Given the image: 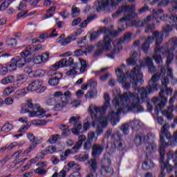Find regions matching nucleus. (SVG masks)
I'll return each mask as SVG.
<instances>
[{"instance_id":"nucleus-1","label":"nucleus","mask_w":177,"mask_h":177,"mask_svg":"<svg viewBox=\"0 0 177 177\" xmlns=\"http://www.w3.org/2000/svg\"><path fill=\"white\" fill-rule=\"evenodd\" d=\"M147 97L142 100V95L138 90V93H124L123 95H120L118 97L114 98L115 107H120L115 112L114 110L111 111V125L115 127L121 118L120 115L121 113H127L132 111V113H145V108L140 104V102L143 103Z\"/></svg>"},{"instance_id":"nucleus-2","label":"nucleus","mask_w":177,"mask_h":177,"mask_svg":"<svg viewBox=\"0 0 177 177\" xmlns=\"http://www.w3.org/2000/svg\"><path fill=\"white\" fill-rule=\"evenodd\" d=\"M121 13H127V15L119 19V26L118 30H111V38H117L121 32L124 31L127 27L133 26L134 27H139L140 21L134 20L132 21V19H135L138 14L136 13V6L135 5H124L119 7L116 10V12L112 15V17H118V15Z\"/></svg>"},{"instance_id":"nucleus-3","label":"nucleus","mask_w":177,"mask_h":177,"mask_svg":"<svg viewBox=\"0 0 177 177\" xmlns=\"http://www.w3.org/2000/svg\"><path fill=\"white\" fill-rule=\"evenodd\" d=\"M104 103L102 106H96L93 109L89 108L88 113L93 120L92 127L95 129V133L97 136H100L103 133V129L106 128L109 124V120L104 118L103 115H105L107 113V109L110 107V94L107 93H104Z\"/></svg>"},{"instance_id":"nucleus-4","label":"nucleus","mask_w":177,"mask_h":177,"mask_svg":"<svg viewBox=\"0 0 177 177\" xmlns=\"http://www.w3.org/2000/svg\"><path fill=\"white\" fill-rule=\"evenodd\" d=\"M142 71V66L137 65L133 68L130 73H127V75L124 74L122 68H118L115 69V73L118 77V81L120 84H122L124 89L128 91L131 88V84H132V88L135 91L138 89V84H143L145 80H143V73H140ZM129 78L130 83L127 82V79Z\"/></svg>"},{"instance_id":"nucleus-5","label":"nucleus","mask_w":177,"mask_h":177,"mask_svg":"<svg viewBox=\"0 0 177 177\" xmlns=\"http://www.w3.org/2000/svg\"><path fill=\"white\" fill-rule=\"evenodd\" d=\"M172 139V136L169 133L165 126L162 127L161 133L160 135V146H159V162L160 164V167L162 169H166L167 174H171L175 169V166L169 165V162H165V148L169 146H171L172 142L171 140Z\"/></svg>"},{"instance_id":"nucleus-6","label":"nucleus","mask_w":177,"mask_h":177,"mask_svg":"<svg viewBox=\"0 0 177 177\" xmlns=\"http://www.w3.org/2000/svg\"><path fill=\"white\" fill-rule=\"evenodd\" d=\"M146 139L147 141L151 140V142L149 141V145L145 148L147 160L142 163V169L145 171H150V169L156 167V164L151 160H149V157H151V155L157 151V144L154 142L156 135L153 133H149L147 136L144 137V140H146Z\"/></svg>"},{"instance_id":"nucleus-7","label":"nucleus","mask_w":177,"mask_h":177,"mask_svg":"<svg viewBox=\"0 0 177 177\" xmlns=\"http://www.w3.org/2000/svg\"><path fill=\"white\" fill-rule=\"evenodd\" d=\"M160 80V76L153 75L148 82L147 88L142 87L138 88V92L140 93L142 100H145V97H147L150 93H153L155 91H158V84H156Z\"/></svg>"},{"instance_id":"nucleus-8","label":"nucleus","mask_w":177,"mask_h":177,"mask_svg":"<svg viewBox=\"0 0 177 177\" xmlns=\"http://www.w3.org/2000/svg\"><path fill=\"white\" fill-rule=\"evenodd\" d=\"M160 19L162 20V21H166V26L163 28V31L166 32V34L171 32V31L174 30V27H177L176 15H168L164 14L162 17H160Z\"/></svg>"},{"instance_id":"nucleus-9","label":"nucleus","mask_w":177,"mask_h":177,"mask_svg":"<svg viewBox=\"0 0 177 177\" xmlns=\"http://www.w3.org/2000/svg\"><path fill=\"white\" fill-rule=\"evenodd\" d=\"M164 93H165V90L162 88L159 93V97H154L152 100L155 104L158 103V102H160V104L155 106L154 111L156 115H158V114H160V111L164 109L165 108V105L168 102V98L164 96Z\"/></svg>"},{"instance_id":"nucleus-10","label":"nucleus","mask_w":177,"mask_h":177,"mask_svg":"<svg viewBox=\"0 0 177 177\" xmlns=\"http://www.w3.org/2000/svg\"><path fill=\"white\" fill-rule=\"evenodd\" d=\"M101 34H104V40L102 41H104L106 37H107L109 41H111V28L106 26H100L97 31L93 32L90 36L91 41H94V39L98 38Z\"/></svg>"},{"instance_id":"nucleus-11","label":"nucleus","mask_w":177,"mask_h":177,"mask_svg":"<svg viewBox=\"0 0 177 177\" xmlns=\"http://www.w3.org/2000/svg\"><path fill=\"white\" fill-rule=\"evenodd\" d=\"M111 45V41L109 37H105L104 41L100 40L97 44V50H96L93 55V57H99L100 55L103 53L104 50H110V46Z\"/></svg>"},{"instance_id":"nucleus-12","label":"nucleus","mask_w":177,"mask_h":177,"mask_svg":"<svg viewBox=\"0 0 177 177\" xmlns=\"http://www.w3.org/2000/svg\"><path fill=\"white\" fill-rule=\"evenodd\" d=\"M46 87L42 86V80H37L32 82L26 88L27 91H30L31 92H37V93H42Z\"/></svg>"},{"instance_id":"nucleus-13","label":"nucleus","mask_w":177,"mask_h":177,"mask_svg":"<svg viewBox=\"0 0 177 177\" xmlns=\"http://www.w3.org/2000/svg\"><path fill=\"white\" fill-rule=\"evenodd\" d=\"M20 55L21 57L16 56L15 57L11 59V62H15L17 67L21 68L24 67L26 63H29V62L31 61V58H28V57H26V55H24V53H21Z\"/></svg>"},{"instance_id":"nucleus-14","label":"nucleus","mask_w":177,"mask_h":177,"mask_svg":"<svg viewBox=\"0 0 177 177\" xmlns=\"http://www.w3.org/2000/svg\"><path fill=\"white\" fill-rule=\"evenodd\" d=\"M80 120V117L72 116L69 119V124H73L74 128H72L71 131L74 133V135H80L81 132L80 131L82 129V124L80 123L78 121Z\"/></svg>"},{"instance_id":"nucleus-15","label":"nucleus","mask_w":177,"mask_h":177,"mask_svg":"<svg viewBox=\"0 0 177 177\" xmlns=\"http://www.w3.org/2000/svg\"><path fill=\"white\" fill-rule=\"evenodd\" d=\"M153 37L156 40V48H155V53H163L162 51L163 47H160V45L161 44V42L164 40V35L162 33H160L158 31L153 32Z\"/></svg>"},{"instance_id":"nucleus-16","label":"nucleus","mask_w":177,"mask_h":177,"mask_svg":"<svg viewBox=\"0 0 177 177\" xmlns=\"http://www.w3.org/2000/svg\"><path fill=\"white\" fill-rule=\"evenodd\" d=\"M86 140V136L85 135H81L79 136V140L76 142L75 145L71 149H66L67 153L69 154H77L80 151V149L82 147L84 141Z\"/></svg>"},{"instance_id":"nucleus-17","label":"nucleus","mask_w":177,"mask_h":177,"mask_svg":"<svg viewBox=\"0 0 177 177\" xmlns=\"http://www.w3.org/2000/svg\"><path fill=\"white\" fill-rule=\"evenodd\" d=\"M112 139H115L113 142V145L115 148L119 151H124V147L122 146V134L120 131H116V133L111 136Z\"/></svg>"},{"instance_id":"nucleus-18","label":"nucleus","mask_w":177,"mask_h":177,"mask_svg":"<svg viewBox=\"0 0 177 177\" xmlns=\"http://www.w3.org/2000/svg\"><path fill=\"white\" fill-rule=\"evenodd\" d=\"M131 41H132V32H127L124 33L123 38H120L116 43L118 52L122 50V44H127V42H131Z\"/></svg>"},{"instance_id":"nucleus-19","label":"nucleus","mask_w":177,"mask_h":177,"mask_svg":"<svg viewBox=\"0 0 177 177\" xmlns=\"http://www.w3.org/2000/svg\"><path fill=\"white\" fill-rule=\"evenodd\" d=\"M110 165H111V156L110 155L105 156L102 161L101 168L106 174H110L111 172Z\"/></svg>"},{"instance_id":"nucleus-20","label":"nucleus","mask_w":177,"mask_h":177,"mask_svg":"<svg viewBox=\"0 0 177 177\" xmlns=\"http://www.w3.org/2000/svg\"><path fill=\"white\" fill-rule=\"evenodd\" d=\"M98 7H97V12L104 10L106 13H110V1L109 0H97Z\"/></svg>"},{"instance_id":"nucleus-21","label":"nucleus","mask_w":177,"mask_h":177,"mask_svg":"<svg viewBox=\"0 0 177 177\" xmlns=\"http://www.w3.org/2000/svg\"><path fill=\"white\" fill-rule=\"evenodd\" d=\"M96 138L95 133H91L88 134V137L87 140H84V143L83 145V149L84 150H86V151H89L91 149H92V142H93V140Z\"/></svg>"},{"instance_id":"nucleus-22","label":"nucleus","mask_w":177,"mask_h":177,"mask_svg":"<svg viewBox=\"0 0 177 177\" xmlns=\"http://www.w3.org/2000/svg\"><path fill=\"white\" fill-rule=\"evenodd\" d=\"M92 150L91 156L93 158H97V157H99L102 153H103L104 147L99 144H93L92 146Z\"/></svg>"},{"instance_id":"nucleus-23","label":"nucleus","mask_w":177,"mask_h":177,"mask_svg":"<svg viewBox=\"0 0 177 177\" xmlns=\"http://www.w3.org/2000/svg\"><path fill=\"white\" fill-rule=\"evenodd\" d=\"M28 107V109H27ZM34 110V104H32V100L30 99L26 101V104H22L21 108V114H26V113H30V109Z\"/></svg>"},{"instance_id":"nucleus-24","label":"nucleus","mask_w":177,"mask_h":177,"mask_svg":"<svg viewBox=\"0 0 177 177\" xmlns=\"http://www.w3.org/2000/svg\"><path fill=\"white\" fill-rule=\"evenodd\" d=\"M169 3H171V5H174L171 8V10L174 12V10H177V0H162L158 3V8H161L162 6H167V5H169Z\"/></svg>"},{"instance_id":"nucleus-25","label":"nucleus","mask_w":177,"mask_h":177,"mask_svg":"<svg viewBox=\"0 0 177 177\" xmlns=\"http://www.w3.org/2000/svg\"><path fill=\"white\" fill-rule=\"evenodd\" d=\"M149 133L147 136H144L143 137H142V136L139 135V134H136V137L134 138V143L136 146H140L142 145V143H148L149 145V143H151V140H149L147 141V139H145V136H149Z\"/></svg>"},{"instance_id":"nucleus-26","label":"nucleus","mask_w":177,"mask_h":177,"mask_svg":"<svg viewBox=\"0 0 177 177\" xmlns=\"http://www.w3.org/2000/svg\"><path fill=\"white\" fill-rule=\"evenodd\" d=\"M78 35H80V34L75 32L73 35L66 37L63 41L59 40V42H60L62 46H66V45H68V44H70V42L72 41H75Z\"/></svg>"},{"instance_id":"nucleus-27","label":"nucleus","mask_w":177,"mask_h":177,"mask_svg":"<svg viewBox=\"0 0 177 177\" xmlns=\"http://www.w3.org/2000/svg\"><path fill=\"white\" fill-rule=\"evenodd\" d=\"M34 49V46H28L26 47V49L21 53H24L25 56L28 57V59L32 60V55H35V50Z\"/></svg>"},{"instance_id":"nucleus-28","label":"nucleus","mask_w":177,"mask_h":177,"mask_svg":"<svg viewBox=\"0 0 177 177\" xmlns=\"http://www.w3.org/2000/svg\"><path fill=\"white\" fill-rule=\"evenodd\" d=\"M162 55H167L166 64L169 66L172 62H174V53H171L169 50H165Z\"/></svg>"},{"instance_id":"nucleus-29","label":"nucleus","mask_w":177,"mask_h":177,"mask_svg":"<svg viewBox=\"0 0 177 177\" xmlns=\"http://www.w3.org/2000/svg\"><path fill=\"white\" fill-rule=\"evenodd\" d=\"M71 93L68 91H66L64 94H62V96L61 98H59V102L64 104V105L67 106V104L68 103V99H70V95Z\"/></svg>"},{"instance_id":"nucleus-30","label":"nucleus","mask_w":177,"mask_h":177,"mask_svg":"<svg viewBox=\"0 0 177 177\" xmlns=\"http://www.w3.org/2000/svg\"><path fill=\"white\" fill-rule=\"evenodd\" d=\"M131 127L132 131L138 132L140 130L142 127L140 126V120H133L131 123Z\"/></svg>"},{"instance_id":"nucleus-31","label":"nucleus","mask_w":177,"mask_h":177,"mask_svg":"<svg viewBox=\"0 0 177 177\" xmlns=\"http://www.w3.org/2000/svg\"><path fill=\"white\" fill-rule=\"evenodd\" d=\"M67 66V59L66 58H64L61 60H59V62H56L54 65L53 67L55 68V70H58L59 68H60V67H66Z\"/></svg>"},{"instance_id":"nucleus-32","label":"nucleus","mask_w":177,"mask_h":177,"mask_svg":"<svg viewBox=\"0 0 177 177\" xmlns=\"http://www.w3.org/2000/svg\"><path fill=\"white\" fill-rule=\"evenodd\" d=\"M59 129L62 131V136H68L70 133H71V131H70V126H68L66 124H62L59 127Z\"/></svg>"},{"instance_id":"nucleus-33","label":"nucleus","mask_w":177,"mask_h":177,"mask_svg":"<svg viewBox=\"0 0 177 177\" xmlns=\"http://www.w3.org/2000/svg\"><path fill=\"white\" fill-rule=\"evenodd\" d=\"M46 114V111L44 109H38L37 111L31 112V117H38L39 118H44Z\"/></svg>"},{"instance_id":"nucleus-34","label":"nucleus","mask_w":177,"mask_h":177,"mask_svg":"<svg viewBox=\"0 0 177 177\" xmlns=\"http://www.w3.org/2000/svg\"><path fill=\"white\" fill-rule=\"evenodd\" d=\"M75 160H77V161H80V162L88 161V160H89V154L86 153V154L76 155L75 156Z\"/></svg>"},{"instance_id":"nucleus-35","label":"nucleus","mask_w":177,"mask_h":177,"mask_svg":"<svg viewBox=\"0 0 177 177\" xmlns=\"http://www.w3.org/2000/svg\"><path fill=\"white\" fill-rule=\"evenodd\" d=\"M88 164L91 167V171L93 172L94 174L96 173L97 169V162H96V159H91L88 162Z\"/></svg>"},{"instance_id":"nucleus-36","label":"nucleus","mask_w":177,"mask_h":177,"mask_svg":"<svg viewBox=\"0 0 177 177\" xmlns=\"http://www.w3.org/2000/svg\"><path fill=\"white\" fill-rule=\"evenodd\" d=\"M12 82H15V76L13 75H9L1 80V84L3 85H7V84H10Z\"/></svg>"},{"instance_id":"nucleus-37","label":"nucleus","mask_w":177,"mask_h":177,"mask_svg":"<svg viewBox=\"0 0 177 177\" xmlns=\"http://www.w3.org/2000/svg\"><path fill=\"white\" fill-rule=\"evenodd\" d=\"M17 146V142H12L10 145L8 147H3L0 149V151L1 153H4L6 150H12L13 147H16Z\"/></svg>"},{"instance_id":"nucleus-38","label":"nucleus","mask_w":177,"mask_h":177,"mask_svg":"<svg viewBox=\"0 0 177 177\" xmlns=\"http://www.w3.org/2000/svg\"><path fill=\"white\" fill-rule=\"evenodd\" d=\"M6 44L8 46H11L12 48H16L17 45V41L15 38L8 39L6 40Z\"/></svg>"},{"instance_id":"nucleus-39","label":"nucleus","mask_w":177,"mask_h":177,"mask_svg":"<svg viewBox=\"0 0 177 177\" xmlns=\"http://www.w3.org/2000/svg\"><path fill=\"white\" fill-rule=\"evenodd\" d=\"M13 128V125L9 122H6L2 127L1 131L2 132H9Z\"/></svg>"},{"instance_id":"nucleus-40","label":"nucleus","mask_w":177,"mask_h":177,"mask_svg":"<svg viewBox=\"0 0 177 177\" xmlns=\"http://www.w3.org/2000/svg\"><path fill=\"white\" fill-rule=\"evenodd\" d=\"M28 75L30 77V78H37V77H41V71H32L28 73Z\"/></svg>"},{"instance_id":"nucleus-41","label":"nucleus","mask_w":177,"mask_h":177,"mask_svg":"<svg viewBox=\"0 0 177 177\" xmlns=\"http://www.w3.org/2000/svg\"><path fill=\"white\" fill-rule=\"evenodd\" d=\"M124 135H129V124H123L120 128Z\"/></svg>"},{"instance_id":"nucleus-42","label":"nucleus","mask_w":177,"mask_h":177,"mask_svg":"<svg viewBox=\"0 0 177 177\" xmlns=\"http://www.w3.org/2000/svg\"><path fill=\"white\" fill-rule=\"evenodd\" d=\"M66 66H72L73 68L75 69L78 67V64L74 63L73 57H69L68 59H66Z\"/></svg>"},{"instance_id":"nucleus-43","label":"nucleus","mask_w":177,"mask_h":177,"mask_svg":"<svg viewBox=\"0 0 177 177\" xmlns=\"http://www.w3.org/2000/svg\"><path fill=\"white\" fill-rule=\"evenodd\" d=\"M80 62L81 64L80 73H84L85 70H86V67H88V65L86 64V61L80 58Z\"/></svg>"},{"instance_id":"nucleus-44","label":"nucleus","mask_w":177,"mask_h":177,"mask_svg":"<svg viewBox=\"0 0 177 177\" xmlns=\"http://www.w3.org/2000/svg\"><path fill=\"white\" fill-rule=\"evenodd\" d=\"M80 48H86V36L82 37L77 41Z\"/></svg>"},{"instance_id":"nucleus-45","label":"nucleus","mask_w":177,"mask_h":177,"mask_svg":"<svg viewBox=\"0 0 177 177\" xmlns=\"http://www.w3.org/2000/svg\"><path fill=\"white\" fill-rule=\"evenodd\" d=\"M7 68L8 71H15L16 68H17V65L16 62H11V64H7Z\"/></svg>"},{"instance_id":"nucleus-46","label":"nucleus","mask_w":177,"mask_h":177,"mask_svg":"<svg viewBox=\"0 0 177 177\" xmlns=\"http://www.w3.org/2000/svg\"><path fill=\"white\" fill-rule=\"evenodd\" d=\"M48 83L52 86H56V85H57V84H59V77H54L50 79L48 81Z\"/></svg>"},{"instance_id":"nucleus-47","label":"nucleus","mask_w":177,"mask_h":177,"mask_svg":"<svg viewBox=\"0 0 177 177\" xmlns=\"http://www.w3.org/2000/svg\"><path fill=\"white\" fill-rule=\"evenodd\" d=\"M136 63H138V59H133L131 57L127 59V66H136Z\"/></svg>"},{"instance_id":"nucleus-48","label":"nucleus","mask_w":177,"mask_h":177,"mask_svg":"<svg viewBox=\"0 0 177 177\" xmlns=\"http://www.w3.org/2000/svg\"><path fill=\"white\" fill-rule=\"evenodd\" d=\"M71 12H72L71 13L72 17L73 18L77 17V16L80 15V8L73 6Z\"/></svg>"},{"instance_id":"nucleus-49","label":"nucleus","mask_w":177,"mask_h":177,"mask_svg":"<svg viewBox=\"0 0 177 177\" xmlns=\"http://www.w3.org/2000/svg\"><path fill=\"white\" fill-rule=\"evenodd\" d=\"M10 5V0H5L0 6V10H5Z\"/></svg>"},{"instance_id":"nucleus-50","label":"nucleus","mask_w":177,"mask_h":177,"mask_svg":"<svg viewBox=\"0 0 177 177\" xmlns=\"http://www.w3.org/2000/svg\"><path fill=\"white\" fill-rule=\"evenodd\" d=\"M35 147H37L36 144H35L34 142H32L28 149H26L24 152V154H28L30 152L32 151V150H34V149H35Z\"/></svg>"},{"instance_id":"nucleus-51","label":"nucleus","mask_w":177,"mask_h":177,"mask_svg":"<svg viewBox=\"0 0 177 177\" xmlns=\"http://www.w3.org/2000/svg\"><path fill=\"white\" fill-rule=\"evenodd\" d=\"M16 96H25L27 95V88H22L21 90H17L15 93Z\"/></svg>"},{"instance_id":"nucleus-52","label":"nucleus","mask_w":177,"mask_h":177,"mask_svg":"<svg viewBox=\"0 0 177 177\" xmlns=\"http://www.w3.org/2000/svg\"><path fill=\"white\" fill-rule=\"evenodd\" d=\"M113 45L114 46V48L111 51V59H114L115 58V53H117V52H118L119 53L120 51H118V46H117V44H115V42L113 43Z\"/></svg>"},{"instance_id":"nucleus-53","label":"nucleus","mask_w":177,"mask_h":177,"mask_svg":"<svg viewBox=\"0 0 177 177\" xmlns=\"http://www.w3.org/2000/svg\"><path fill=\"white\" fill-rule=\"evenodd\" d=\"M156 28V24L153 23L151 24L148 25L145 28V32H153V30Z\"/></svg>"},{"instance_id":"nucleus-54","label":"nucleus","mask_w":177,"mask_h":177,"mask_svg":"<svg viewBox=\"0 0 177 177\" xmlns=\"http://www.w3.org/2000/svg\"><path fill=\"white\" fill-rule=\"evenodd\" d=\"M59 136H60V135L59 134L53 135L48 139V142H49V143H56V142L57 141V138H59Z\"/></svg>"},{"instance_id":"nucleus-55","label":"nucleus","mask_w":177,"mask_h":177,"mask_svg":"<svg viewBox=\"0 0 177 177\" xmlns=\"http://www.w3.org/2000/svg\"><path fill=\"white\" fill-rule=\"evenodd\" d=\"M64 106H66V105H64V104H63V103L60 102V101H59V102L56 105H55L54 110L55 111H60V110H62L63 109V107H64Z\"/></svg>"},{"instance_id":"nucleus-56","label":"nucleus","mask_w":177,"mask_h":177,"mask_svg":"<svg viewBox=\"0 0 177 177\" xmlns=\"http://www.w3.org/2000/svg\"><path fill=\"white\" fill-rule=\"evenodd\" d=\"M153 59L156 64H161V62H162V57H161V55H155Z\"/></svg>"},{"instance_id":"nucleus-57","label":"nucleus","mask_w":177,"mask_h":177,"mask_svg":"<svg viewBox=\"0 0 177 177\" xmlns=\"http://www.w3.org/2000/svg\"><path fill=\"white\" fill-rule=\"evenodd\" d=\"M81 170V167H77L75 169L73 170V174L70 175L72 177H80V171Z\"/></svg>"},{"instance_id":"nucleus-58","label":"nucleus","mask_w":177,"mask_h":177,"mask_svg":"<svg viewBox=\"0 0 177 177\" xmlns=\"http://www.w3.org/2000/svg\"><path fill=\"white\" fill-rule=\"evenodd\" d=\"M169 44L173 46V49H175L177 46V38L173 37L169 41Z\"/></svg>"},{"instance_id":"nucleus-59","label":"nucleus","mask_w":177,"mask_h":177,"mask_svg":"<svg viewBox=\"0 0 177 177\" xmlns=\"http://www.w3.org/2000/svg\"><path fill=\"white\" fill-rule=\"evenodd\" d=\"M141 48L145 53H149V49H150V45L149 44L145 42Z\"/></svg>"},{"instance_id":"nucleus-60","label":"nucleus","mask_w":177,"mask_h":177,"mask_svg":"<svg viewBox=\"0 0 177 177\" xmlns=\"http://www.w3.org/2000/svg\"><path fill=\"white\" fill-rule=\"evenodd\" d=\"M167 157L168 160H175L176 158V155H175V153H174V151H169V152L167 154Z\"/></svg>"},{"instance_id":"nucleus-61","label":"nucleus","mask_w":177,"mask_h":177,"mask_svg":"<svg viewBox=\"0 0 177 177\" xmlns=\"http://www.w3.org/2000/svg\"><path fill=\"white\" fill-rule=\"evenodd\" d=\"M56 147H53V146H49L48 147H47L46 149V152L47 153H50V154H53V153L56 152Z\"/></svg>"},{"instance_id":"nucleus-62","label":"nucleus","mask_w":177,"mask_h":177,"mask_svg":"<svg viewBox=\"0 0 177 177\" xmlns=\"http://www.w3.org/2000/svg\"><path fill=\"white\" fill-rule=\"evenodd\" d=\"M27 13H28V10L19 12L17 15V19H20V17H27V15H26Z\"/></svg>"},{"instance_id":"nucleus-63","label":"nucleus","mask_w":177,"mask_h":177,"mask_svg":"<svg viewBox=\"0 0 177 177\" xmlns=\"http://www.w3.org/2000/svg\"><path fill=\"white\" fill-rule=\"evenodd\" d=\"M63 92L57 91L54 93L53 96L55 97V100H59V99H62V96L63 95Z\"/></svg>"},{"instance_id":"nucleus-64","label":"nucleus","mask_w":177,"mask_h":177,"mask_svg":"<svg viewBox=\"0 0 177 177\" xmlns=\"http://www.w3.org/2000/svg\"><path fill=\"white\" fill-rule=\"evenodd\" d=\"M27 80V77L26 75H17L16 77V81H26Z\"/></svg>"}]
</instances>
